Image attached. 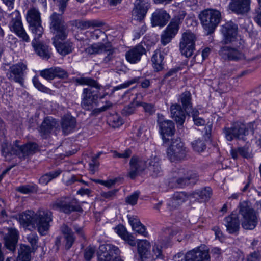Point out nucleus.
Returning <instances> with one entry per match:
<instances>
[{"label": "nucleus", "mask_w": 261, "mask_h": 261, "mask_svg": "<svg viewBox=\"0 0 261 261\" xmlns=\"http://www.w3.org/2000/svg\"><path fill=\"white\" fill-rule=\"evenodd\" d=\"M86 33L87 36H89L91 39L93 40L101 38L104 40L107 38L106 34L100 29H96L93 31H87Z\"/></svg>", "instance_id": "79ce46f5"}, {"label": "nucleus", "mask_w": 261, "mask_h": 261, "mask_svg": "<svg viewBox=\"0 0 261 261\" xmlns=\"http://www.w3.org/2000/svg\"><path fill=\"white\" fill-rule=\"evenodd\" d=\"M115 231L122 239L128 233L124 226L119 225L115 228Z\"/></svg>", "instance_id": "13d9d810"}, {"label": "nucleus", "mask_w": 261, "mask_h": 261, "mask_svg": "<svg viewBox=\"0 0 261 261\" xmlns=\"http://www.w3.org/2000/svg\"><path fill=\"white\" fill-rule=\"evenodd\" d=\"M261 259V256L258 252H254L250 254L247 257L248 261H260Z\"/></svg>", "instance_id": "774afa93"}, {"label": "nucleus", "mask_w": 261, "mask_h": 261, "mask_svg": "<svg viewBox=\"0 0 261 261\" xmlns=\"http://www.w3.org/2000/svg\"><path fill=\"white\" fill-rule=\"evenodd\" d=\"M137 106H142L145 112L146 113H148L150 114H152L155 112V109L154 106L151 104H148L142 102H136Z\"/></svg>", "instance_id": "de8ad7c7"}, {"label": "nucleus", "mask_w": 261, "mask_h": 261, "mask_svg": "<svg viewBox=\"0 0 261 261\" xmlns=\"http://www.w3.org/2000/svg\"><path fill=\"white\" fill-rule=\"evenodd\" d=\"M133 230L145 237H147L148 236V232L146 231L145 226L141 223H140L139 225L136 226V227H135V228L133 229Z\"/></svg>", "instance_id": "6e6d98bb"}, {"label": "nucleus", "mask_w": 261, "mask_h": 261, "mask_svg": "<svg viewBox=\"0 0 261 261\" xmlns=\"http://www.w3.org/2000/svg\"><path fill=\"white\" fill-rule=\"evenodd\" d=\"M199 18L204 29L208 34L213 32L221 19L220 12L216 9H208L199 14Z\"/></svg>", "instance_id": "7ed1b4c3"}, {"label": "nucleus", "mask_w": 261, "mask_h": 261, "mask_svg": "<svg viewBox=\"0 0 261 261\" xmlns=\"http://www.w3.org/2000/svg\"><path fill=\"white\" fill-rule=\"evenodd\" d=\"M147 168L153 176L159 175L162 172L160 160L156 155L152 156L148 160Z\"/></svg>", "instance_id": "7c9ffc66"}, {"label": "nucleus", "mask_w": 261, "mask_h": 261, "mask_svg": "<svg viewBox=\"0 0 261 261\" xmlns=\"http://www.w3.org/2000/svg\"><path fill=\"white\" fill-rule=\"evenodd\" d=\"M38 39H36L35 40L34 38L32 42V46L35 52L43 59H49L50 57V53L48 47L41 43L37 44V40Z\"/></svg>", "instance_id": "473e14b6"}, {"label": "nucleus", "mask_w": 261, "mask_h": 261, "mask_svg": "<svg viewBox=\"0 0 261 261\" xmlns=\"http://www.w3.org/2000/svg\"><path fill=\"white\" fill-rule=\"evenodd\" d=\"M20 224L24 227L30 226L37 228L41 235L46 234L52 221V214L48 210H39L36 213L32 211H27L19 216Z\"/></svg>", "instance_id": "f03ea898"}, {"label": "nucleus", "mask_w": 261, "mask_h": 261, "mask_svg": "<svg viewBox=\"0 0 261 261\" xmlns=\"http://www.w3.org/2000/svg\"><path fill=\"white\" fill-rule=\"evenodd\" d=\"M127 218L129 223L131 225L133 229L141 223L140 220L136 216L128 215L127 216Z\"/></svg>", "instance_id": "4d7b16f0"}, {"label": "nucleus", "mask_w": 261, "mask_h": 261, "mask_svg": "<svg viewBox=\"0 0 261 261\" xmlns=\"http://www.w3.org/2000/svg\"><path fill=\"white\" fill-rule=\"evenodd\" d=\"M166 152L167 157L171 162H177L185 159L188 149L181 139L177 138L172 140Z\"/></svg>", "instance_id": "39448f33"}, {"label": "nucleus", "mask_w": 261, "mask_h": 261, "mask_svg": "<svg viewBox=\"0 0 261 261\" xmlns=\"http://www.w3.org/2000/svg\"><path fill=\"white\" fill-rule=\"evenodd\" d=\"M170 18V15L164 9H159L152 13L151 23L153 27L165 26Z\"/></svg>", "instance_id": "aec40b11"}, {"label": "nucleus", "mask_w": 261, "mask_h": 261, "mask_svg": "<svg viewBox=\"0 0 261 261\" xmlns=\"http://www.w3.org/2000/svg\"><path fill=\"white\" fill-rule=\"evenodd\" d=\"M34 190V188L29 186H24L17 188V191L22 194H29Z\"/></svg>", "instance_id": "338daca9"}, {"label": "nucleus", "mask_w": 261, "mask_h": 261, "mask_svg": "<svg viewBox=\"0 0 261 261\" xmlns=\"http://www.w3.org/2000/svg\"><path fill=\"white\" fill-rule=\"evenodd\" d=\"M222 33L223 35V42L229 46L222 47L220 54L223 57L230 60H240L245 58L244 55L240 50L242 45V40L238 36V26L232 22H228L223 25Z\"/></svg>", "instance_id": "f257e3e1"}, {"label": "nucleus", "mask_w": 261, "mask_h": 261, "mask_svg": "<svg viewBox=\"0 0 261 261\" xmlns=\"http://www.w3.org/2000/svg\"><path fill=\"white\" fill-rule=\"evenodd\" d=\"M61 231L64 235L65 241V248L69 249L72 246L75 238L72 230L66 225H63L61 227Z\"/></svg>", "instance_id": "c9c22d12"}, {"label": "nucleus", "mask_w": 261, "mask_h": 261, "mask_svg": "<svg viewBox=\"0 0 261 261\" xmlns=\"http://www.w3.org/2000/svg\"><path fill=\"white\" fill-rule=\"evenodd\" d=\"M186 15V13L184 10L178 11L174 15V17L171 19V21L175 22L180 26L182 20L184 19Z\"/></svg>", "instance_id": "49530a36"}, {"label": "nucleus", "mask_w": 261, "mask_h": 261, "mask_svg": "<svg viewBox=\"0 0 261 261\" xmlns=\"http://www.w3.org/2000/svg\"><path fill=\"white\" fill-rule=\"evenodd\" d=\"M149 8V4L144 0H136L132 15L134 19L141 21L144 19Z\"/></svg>", "instance_id": "6ab92c4d"}, {"label": "nucleus", "mask_w": 261, "mask_h": 261, "mask_svg": "<svg viewBox=\"0 0 261 261\" xmlns=\"http://www.w3.org/2000/svg\"><path fill=\"white\" fill-rule=\"evenodd\" d=\"M180 101L186 113L189 112V110L192 107L191 95L189 92L186 91L180 95Z\"/></svg>", "instance_id": "a19ab883"}, {"label": "nucleus", "mask_w": 261, "mask_h": 261, "mask_svg": "<svg viewBox=\"0 0 261 261\" xmlns=\"http://www.w3.org/2000/svg\"><path fill=\"white\" fill-rule=\"evenodd\" d=\"M28 242L31 244L33 249L36 246L38 241V236L36 233H30L27 237Z\"/></svg>", "instance_id": "e2e57ef3"}, {"label": "nucleus", "mask_w": 261, "mask_h": 261, "mask_svg": "<svg viewBox=\"0 0 261 261\" xmlns=\"http://www.w3.org/2000/svg\"><path fill=\"white\" fill-rule=\"evenodd\" d=\"M10 17L12 19L11 25L13 31L23 41L29 42L30 38L23 28L19 12L15 10L10 15Z\"/></svg>", "instance_id": "f8f14e48"}, {"label": "nucleus", "mask_w": 261, "mask_h": 261, "mask_svg": "<svg viewBox=\"0 0 261 261\" xmlns=\"http://www.w3.org/2000/svg\"><path fill=\"white\" fill-rule=\"evenodd\" d=\"M16 141L13 146L9 140L4 138L1 144V151L6 161H10L17 156V149L15 146Z\"/></svg>", "instance_id": "412c9836"}, {"label": "nucleus", "mask_w": 261, "mask_h": 261, "mask_svg": "<svg viewBox=\"0 0 261 261\" xmlns=\"http://www.w3.org/2000/svg\"><path fill=\"white\" fill-rule=\"evenodd\" d=\"M239 213L242 216V226L245 229H253L258 222L257 213L250 207L247 202L244 201L240 204Z\"/></svg>", "instance_id": "20e7f679"}, {"label": "nucleus", "mask_w": 261, "mask_h": 261, "mask_svg": "<svg viewBox=\"0 0 261 261\" xmlns=\"http://www.w3.org/2000/svg\"><path fill=\"white\" fill-rule=\"evenodd\" d=\"M211 189L210 188H206L200 192L199 196L202 199L206 200L211 197Z\"/></svg>", "instance_id": "864d4df0"}, {"label": "nucleus", "mask_w": 261, "mask_h": 261, "mask_svg": "<svg viewBox=\"0 0 261 261\" xmlns=\"http://www.w3.org/2000/svg\"><path fill=\"white\" fill-rule=\"evenodd\" d=\"M164 55L159 50L154 51L151 58L153 68L157 71H161L164 66Z\"/></svg>", "instance_id": "f704fd0d"}, {"label": "nucleus", "mask_w": 261, "mask_h": 261, "mask_svg": "<svg viewBox=\"0 0 261 261\" xmlns=\"http://www.w3.org/2000/svg\"><path fill=\"white\" fill-rule=\"evenodd\" d=\"M61 173V170L51 171L42 176L39 179V182L42 185H46L52 179L57 177Z\"/></svg>", "instance_id": "ea45409f"}, {"label": "nucleus", "mask_w": 261, "mask_h": 261, "mask_svg": "<svg viewBox=\"0 0 261 261\" xmlns=\"http://www.w3.org/2000/svg\"><path fill=\"white\" fill-rule=\"evenodd\" d=\"M40 15L39 10L34 7L29 9L26 14V20L30 30L35 35V40L41 37L44 31Z\"/></svg>", "instance_id": "423d86ee"}, {"label": "nucleus", "mask_w": 261, "mask_h": 261, "mask_svg": "<svg viewBox=\"0 0 261 261\" xmlns=\"http://www.w3.org/2000/svg\"><path fill=\"white\" fill-rule=\"evenodd\" d=\"M185 261H210L208 250L205 247H196L185 254Z\"/></svg>", "instance_id": "ddd939ff"}, {"label": "nucleus", "mask_w": 261, "mask_h": 261, "mask_svg": "<svg viewBox=\"0 0 261 261\" xmlns=\"http://www.w3.org/2000/svg\"><path fill=\"white\" fill-rule=\"evenodd\" d=\"M171 117L176 123L182 125L185 120V114L181 106L178 104L172 105L170 107Z\"/></svg>", "instance_id": "c756f323"}, {"label": "nucleus", "mask_w": 261, "mask_h": 261, "mask_svg": "<svg viewBox=\"0 0 261 261\" xmlns=\"http://www.w3.org/2000/svg\"><path fill=\"white\" fill-rule=\"evenodd\" d=\"M138 79L137 78H135L130 81L125 82L122 84H121L120 85L115 87L114 88V90H118L121 89L126 88L128 87V86H129L130 85L136 83L138 81Z\"/></svg>", "instance_id": "bf43d9fd"}, {"label": "nucleus", "mask_w": 261, "mask_h": 261, "mask_svg": "<svg viewBox=\"0 0 261 261\" xmlns=\"http://www.w3.org/2000/svg\"><path fill=\"white\" fill-rule=\"evenodd\" d=\"M95 253V248L92 247H88L85 251L84 256L85 259L87 260H90L91 258L93 256Z\"/></svg>", "instance_id": "680f3d73"}, {"label": "nucleus", "mask_w": 261, "mask_h": 261, "mask_svg": "<svg viewBox=\"0 0 261 261\" xmlns=\"http://www.w3.org/2000/svg\"><path fill=\"white\" fill-rule=\"evenodd\" d=\"M112 153L113 158L127 159L132 154V151L130 149H126L122 153H119L116 151H112Z\"/></svg>", "instance_id": "8fccbe9b"}, {"label": "nucleus", "mask_w": 261, "mask_h": 261, "mask_svg": "<svg viewBox=\"0 0 261 261\" xmlns=\"http://www.w3.org/2000/svg\"><path fill=\"white\" fill-rule=\"evenodd\" d=\"M238 149L239 154L245 158H249L251 157V154L249 150L248 147H239Z\"/></svg>", "instance_id": "052dcab7"}, {"label": "nucleus", "mask_w": 261, "mask_h": 261, "mask_svg": "<svg viewBox=\"0 0 261 261\" xmlns=\"http://www.w3.org/2000/svg\"><path fill=\"white\" fill-rule=\"evenodd\" d=\"M55 78H66L68 76L67 72L60 67H54Z\"/></svg>", "instance_id": "3c124183"}, {"label": "nucleus", "mask_w": 261, "mask_h": 261, "mask_svg": "<svg viewBox=\"0 0 261 261\" xmlns=\"http://www.w3.org/2000/svg\"><path fill=\"white\" fill-rule=\"evenodd\" d=\"M139 192H135L128 196L126 199V202L131 205L136 204L139 197Z\"/></svg>", "instance_id": "5fc2aeb1"}, {"label": "nucleus", "mask_w": 261, "mask_h": 261, "mask_svg": "<svg viewBox=\"0 0 261 261\" xmlns=\"http://www.w3.org/2000/svg\"><path fill=\"white\" fill-rule=\"evenodd\" d=\"M40 75L47 81H51L55 78L54 67L42 70L40 72Z\"/></svg>", "instance_id": "a18cd8bd"}, {"label": "nucleus", "mask_w": 261, "mask_h": 261, "mask_svg": "<svg viewBox=\"0 0 261 261\" xmlns=\"http://www.w3.org/2000/svg\"><path fill=\"white\" fill-rule=\"evenodd\" d=\"M74 203L68 198H62L53 202L51 204V207L53 210L69 213L75 210Z\"/></svg>", "instance_id": "a211bd4d"}, {"label": "nucleus", "mask_w": 261, "mask_h": 261, "mask_svg": "<svg viewBox=\"0 0 261 261\" xmlns=\"http://www.w3.org/2000/svg\"><path fill=\"white\" fill-rule=\"evenodd\" d=\"M75 81L80 85H87L92 87L98 88V85L96 81L89 77H81L76 79Z\"/></svg>", "instance_id": "c03bdc74"}, {"label": "nucleus", "mask_w": 261, "mask_h": 261, "mask_svg": "<svg viewBox=\"0 0 261 261\" xmlns=\"http://www.w3.org/2000/svg\"><path fill=\"white\" fill-rule=\"evenodd\" d=\"M188 199V196L184 192H176L175 193L171 200L169 201L168 205L172 207H176V206L182 204Z\"/></svg>", "instance_id": "e433bc0d"}, {"label": "nucleus", "mask_w": 261, "mask_h": 261, "mask_svg": "<svg viewBox=\"0 0 261 261\" xmlns=\"http://www.w3.org/2000/svg\"><path fill=\"white\" fill-rule=\"evenodd\" d=\"M59 9H60L59 4H58ZM65 10V9L64 10ZM59 11L61 14L54 12L50 16V29L51 32L56 37H64L66 34H68V26L65 23L62 12L60 9Z\"/></svg>", "instance_id": "0eeeda50"}, {"label": "nucleus", "mask_w": 261, "mask_h": 261, "mask_svg": "<svg viewBox=\"0 0 261 261\" xmlns=\"http://www.w3.org/2000/svg\"><path fill=\"white\" fill-rule=\"evenodd\" d=\"M157 123L159 127V132L164 143L169 142L175 134L174 123L170 120L166 119L162 115L158 114Z\"/></svg>", "instance_id": "9d476101"}, {"label": "nucleus", "mask_w": 261, "mask_h": 261, "mask_svg": "<svg viewBox=\"0 0 261 261\" xmlns=\"http://www.w3.org/2000/svg\"><path fill=\"white\" fill-rule=\"evenodd\" d=\"M193 150L198 152L203 151L206 148V144L203 139H197L192 142Z\"/></svg>", "instance_id": "37998d69"}, {"label": "nucleus", "mask_w": 261, "mask_h": 261, "mask_svg": "<svg viewBox=\"0 0 261 261\" xmlns=\"http://www.w3.org/2000/svg\"><path fill=\"white\" fill-rule=\"evenodd\" d=\"M125 242L132 246H135L137 244L135 238L131 234L127 233L123 238Z\"/></svg>", "instance_id": "0e129e2a"}, {"label": "nucleus", "mask_w": 261, "mask_h": 261, "mask_svg": "<svg viewBox=\"0 0 261 261\" xmlns=\"http://www.w3.org/2000/svg\"><path fill=\"white\" fill-rule=\"evenodd\" d=\"M33 82L34 86L39 91L44 93H49L50 92V90L47 87H45L44 85H43L39 81L37 77H34L33 79Z\"/></svg>", "instance_id": "09e8293b"}, {"label": "nucleus", "mask_w": 261, "mask_h": 261, "mask_svg": "<svg viewBox=\"0 0 261 261\" xmlns=\"http://www.w3.org/2000/svg\"><path fill=\"white\" fill-rule=\"evenodd\" d=\"M251 0H231L229 7L238 14L247 13L250 10Z\"/></svg>", "instance_id": "5701e85b"}, {"label": "nucleus", "mask_w": 261, "mask_h": 261, "mask_svg": "<svg viewBox=\"0 0 261 261\" xmlns=\"http://www.w3.org/2000/svg\"><path fill=\"white\" fill-rule=\"evenodd\" d=\"M31 249L25 245H22L19 251L18 259L19 261H30L31 259Z\"/></svg>", "instance_id": "4c0bfd02"}, {"label": "nucleus", "mask_w": 261, "mask_h": 261, "mask_svg": "<svg viewBox=\"0 0 261 261\" xmlns=\"http://www.w3.org/2000/svg\"><path fill=\"white\" fill-rule=\"evenodd\" d=\"M145 49L142 46L137 45L126 53V59L130 63H136L140 60L141 57Z\"/></svg>", "instance_id": "cd10ccee"}, {"label": "nucleus", "mask_w": 261, "mask_h": 261, "mask_svg": "<svg viewBox=\"0 0 261 261\" xmlns=\"http://www.w3.org/2000/svg\"><path fill=\"white\" fill-rule=\"evenodd\" d=\"M67 36L68 34H66L64 37H56V36H54L53 38V44L57 51L62 56H65L71 53L74 49L73 43L69 40L62 42L63 41L67 38Z\"/></svg>", "instance_id": "2eb2a0df"}, {"label": "nucleus", "mask_w": 261, "mask_h": 261, "mask_svg": "<svg viewBox=\"0 0 261 261\" xmlns=\"http://www.w3.org/2000/svg\"><path fill=\"white\" fill-rule=\"evenodd\" d=\"M99 162L97 160L94 158H92L91 162L89 163L90 170L94 173L96 170L98 168Z\"/></svg>", "instance_id": "69168bd1"}, {"label": "nucleus", "mask_w": 261, "mask_h": 261, "mask_svg": "<svg viewBox=\"0 0 261 261\" xmlns=\"http://www.w3.org/2000/svg\"><path fill=\"white\" fill-rule=\"evenodd\" d=\"M196 39V35L191 31H186L182 34L179 49L182 55L188 58L193 55Z\"/></svg>", "instance_id": "1a4fd4ad"}, {"label": "nucleus", "mask_w": 261, "mask_h": 261, "mask_svg": "<svg viewBox=\"0 0 261 261\" xmlns=\"http://www.w3.org/2000/svg\"><path fill=\"white\" fill-rule=\"evenodd\" d=\"M56 121L53 118H46L40 127V132L43 137L50 133L51 130L57 125Z\"/></svg>", "instance_id": "72a5a7b5"}, {"label": "nucleus", "mask_w": 261, "mask_h": 261, "mask_svg": "<svg viewBox=\"0 0 261 261\" xmlns=\"http://www.w3.org/2000/svg\"><path fill=\"white\" fill-rule=\"evenodd\" d=\"M137 246V252L142 261H148L151 247L150 243L145 239L138 240Z\"/></svg>", "instance_id": "b1692460"}, {"label": "nucleus", "mask_w": 261, "mask_h": 261, "mask_svg": "<svg viewBox=\"0 0 261 261\" xmlns=\"http://www.w3.org/2000/svg\"><path fill=\"white\" fill-rule=\"evenodd\" d=\"M163 255L161 247L159 245L155 244L152 248V252L149 251L148 261H153L156 259L163 258Z\"/></svg>", "instance_id": "58836bf2"}, {"label": "nucleus", "mask_w": 261, "mask_h": 261, "mask_svg": "<svg viewBox=\"0 0 261 261\" xmlns=\"http://www.w3.org/2000/svg\"><path fill=\"white\" fill-rule=\"evenodd\" d=\"M147 167L146 161L142 158L134 155L129 162V177L133 179Z\"/></svg>", "instance_id": "dca6fc26"}, {"label": "nucleus", "mask_w": 261, "mask_h": 261, "mask_svg": "<svg viewBox=\"0 0 261 261\" xmlns=\"http://www.w3.org/2000/svg\"><path fill=\"white\" fill-rule=\"evenodd\" d=\"M75 125V119L71 116L67 115L62 119V128L63 133L65 134L71 133L74 129Z\"/></svg>", "instance_id": "2f4dec72"}, {"label": "nucleus", "mask_w": 261, "mask_h": 261, "mask_svg": "<svg viewBox=\"0 0 261 261\" xmlns=\"http://www.w3.org/2000/svg\"><path fill=\"white\" fill-rule=\"evenodd\" d=\"M179 29V25L173 21H170L161 37V42L163 45L170 43L171 40L174 38Z\"/></svg>", "instance_id": "f3484780"}, {"label": "nucleus", "mask_w": 261, "mask_h": 261, "mask_svg": "<svg viewBox=\"0 0 261 261\" xmlns=\"http://www.w3.org/2000/svg\"><path fill=\"white\" fill-rule=\"evenodd\" d=\"M136 107H137L136 102L125 107L122 110L123 114L125 115H129L133 114L135 111Z\"/></svg>", "instance_id": "603ef678"}, {"label": "nucleus", "mask_w": 261, "mask_h": 261, "mask_svg": "<svg viewBox=\"0 0 261 261\" xmlns=\"http://www.w3.org/2000/svg\"><path fill=\"white\" fill-rule=\"evenodd\" d=\"M98 98L96 94H93V92L90 88H84L82 93V107L85 110H90Z\"/></svg>", "instance_id": "4be33fe9"}, {"label": "nucleus", "mask_w": 261, "mask_h": 261, "mask_svg": "<svg viewBox=\"0 0 261 261\" xmlns=\"http://www.w3.org/2000/svg\"><path fill=\"white\" fill-rule=\"evenodd\" d=\"M26 69L27 66L24 64L22 63L16 64L10 67L7 73V76L10 80L18 83L21 86H23V71Z\"/></svg>", "instance_id": "4468645a"}, {"label": "nucleus", "mask_w": 261, "mask_h": 261, "mask_svg": "<svg viewBox=\"0 0 261 261\" xmlns=\"http://www.w3.org/2000/svg\"><path fill=\"white\" fill-rule=\"evenodd\" d=\"M15 146L17 149V155L20 159L24 158L32 154L37 148V145L33 143H29L23 146H20L18 145V141H16Z\"/></svg>", "instance_id": "c85d7f7f"}, {"label": "nucleus", "mask_w": 261, "mask_h": 261, "mask_svg": "<svg viewBox=\"0 0 261 261\" xmlns=\"http://www.w3.org/2000/svg\"><path fill=\"white\" fill-rule=\"evenodd\" d=\"M224 221L226 229L229 233H233L239 230L240 221L236 214L232 213L225 218Z\"/></svg>", "instance_id": "bb28decb"}, {"label": "nucleus", "mask_w": 261, "mask_h": 261, "mask_svg": "<svg viewBox=\"0 0 261 261\" xmlns=\"http://www.w3.org/2000/svg\"><path fill=\"white\" fill-rule=\"evenodd\" d=\"M18 231L14 228H9L8 232L4 237L5 246L10 251L15 250L16 245L18 241Z\"/></svg>", "instance_id": "a878e982"}, {"label": "nucleus", "mask_w": 261, "mask_h": 261, "mask_svg": "<svg viewBox=\"0 0 261 261\" xmlns=\"http://www.w3.org/2000/svg\"><path fill=\"white\" fill-rule=\"evenodd\" d=\"M175 178H176L178 184L184 185L188 184L190 180L197 179V175L195 173L186 170L184 169H180L178 170Z\"/></svg>", "instance_id": "393cba45"}, {"label": "nucleus", "mask_w": 261, "mask_h": 261, "mask_svg": "<svg viewBox=\"0 0 261 261\" xmlns=\"http://www.w3.org/2000/svg\"><path fill=\"white\" fill-rule=\"evenodd\" d=\"M85 53L90 55L100 54L103 53H108V56L104 59L106 62L111 60L112 56L114 52L110 42H98L93 43L85 49Z\"/></svg>", "instance_id": "9b49d317"}, {"label": "nucleus", "mask_w": 261, "mask_h": 261, "mask_svg": "<svg viewBox=\"0 0 261 261\" xmlns=\"http://www.w3.org/2000/svg\"><path fill=\"white\" fill-rule=\"evenodd\" d=\"M223 133L225 138L229 141L234 139L245 140L249 130L246 124L237 122L233 123L230 127H225Z\"/></svg>", "instance_id": "6e6552de"}]
</instances>
